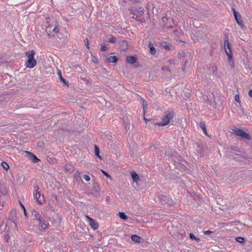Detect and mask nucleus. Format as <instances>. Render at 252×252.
I'll return each mask as SVG.
<instances>
[{"instance_id": "11", "label": "nucleus", "mask_w": 252, "mask_h": 252, "mask_svg": "<svg viewBox=\"0 0 252 252\" xmlns=\"http://www.w3.org/2000/svg\"><path fill=\"white\" fill-rule=\"evenodd\" d=\"M31 213L32 219L34 220H36L38 221L41 220V219L42 218L39 213L35 210H32Z\"/></svg>"}, {"instance_id": "8", "label": "nucleus", "mask_w": 252, "mask_h": 252, "mask_svg": "<svg viewBox=\"0 0 252 252\" xmlns=\"http://www.w3.org/2000/svg\"><path fill=\"white\" fill-rule=\"evenodd\" d=\"M86 218L87 219V220L89 221V225L91 226L92 229H93L94 230H96L98 228V224L96 220L90 217L88 215H86Z\"/></svg>"}, {"instance_id": "20", "label": "nucleus", "mask_w": 252, "mask_h": 252, "mask_svg": "<svg viewBox=\"0 0 252 252\" xmlns=\"http://www.w3.org/2000/svg\"><path fill=\"white\" fill-rule=\"evenodd\" d=\"M209 69L210 73L212 74H215L217 72V67L215 65H211Z\"/></svg>"}, {"instance_id": "5", "label": "nucleus", "mask_w": 252, "mask_h": 252, "mask_svg": "<svg viewBox=\"0 0 252 252\" xmlns=\"http://www.w3.org/2000/svg\"><path fill=\"white\" fill-rule=\"evenodd\" d=\"M233 14L238 25L240 26L242 29H244L245 26L243 24V22L241 19L240 14L236 11L234 9H233Z\"/></svg>"}, {"instance_id": "36", "label": "nucleus", "mask_w": 252, "mask_h": 252, "mask_svg": "<svg viewBox=\"0 0 252 252\" xmlns=\"http://www.w3.org/2000/svg\"><path fill=\"white\" fill-rule=\"evenodd\" d=\"M212 233H213V232L210 230H207V231H204V233L206 235H209Z\"/></svg>"}, {"instance_id": "22", "label": "nucleus", "mask_w": 252, "mask_h": 252, "mask_svg": "<svg viewBox=\"0 0 252 252\" xmlns=\"http://www.w3.org/2000/svg\"><path fill=\"white\" fill-rule=\"evenodd\" d=\"M199 126L203 129L204 133L207 135V131H206L205 124L204 122H202L200 123Z\"/></svg>"}, {"instance_id": "37", "label": "nucleus", "mask_w": 252, "mask_h": 252, "mask_svg": "<svg viewBox=\"0 0 252 252\" xmlns=\"http://www.w3.org/2000/svg\"><path fill=\"white\" fill-rule=\"evenodd\" d=\"M143 9L142 7H140V8H139V13H140V14H141V13H143Z\"/></svg>"}, {"instance_id": "28", "label": "nucleus", "mask_w": 252, "mask_h": 252, "mask_svg": "<svg viewBox=\"0 0 252 252\" xmlns=\"http://www.w3.org/2000/svg\"><path fill=\"white\" fill-rule=\"evenodd\" d=\"M20 206L21 207V208L23 209V210H24V214L26 216H27V212H26V209L24 207V206L23 205V204L21 202H20Z\"/></svg>"}, {"instance_id": "13", "label": "nucleus", "mask_w": 252, "mask_h": 252, "mask_svg": "<svg viewBox=\"0 0 252 252\" xmlns=\"http://www.w3.org/2000/svg\"><path fill=\"white\" fill-rule=\"evenodd\" d=\"M106 60L109 63H115L118 60L116 56H108L107 57Z\"/></svg>"}, {"instance_id": "25", "label": "nucleus", "mask_w": 252, "mask_h": 252, "mask_svg": "<svg viewBox=\"0 0 252 252\" xmlns=\"http://www.w3.org/2000/svg\"><path fill=\"white\" fill-rule=\"evenodd\" d=\"M162 47L166 50L169 51L171 50V46H170L166 43H164L162 45Z\"/></svg>"}, {"instance_id": "23", "label": "nucleus", "mask_w": 252, "mask_h": 252, "mask_svg": "<svg viewBox=\"0 0 252 252\" xmlns=\"http://www.w3.org/2000/svg\"><path fill=\"white\" fill-rule=\"evenodd\" d=\"M189 237L191 239L196 240V241L198 242L199 241V238L196 237L194 236V235L192 233H190L189 234Z\"/></svg>"}, {"instance_id": "33", "label": "nucleus", "mask_w": 252, "mask_h": 252, "mask_svg": "<svg viewBox=\"0 0 252 252\" xmlns=\"http://www.w3.org/2000/svg\"><path fill=\"white\" fill-rule=\"evenodd\" d=\"M101 50L102 51H105L107 50V47L105 45H102L101 46Z\"/></svg>"}, {"instance_id": "24", "label": "nucleus", "mask_w": 252, "mask_h": 252, "mask_svg": "<svg viewBox=\"0 0 252 252\" xmlns=\"http://www.w3.org/2000/svg\"><path fill=\"white\" fill-rule=\"evenodd\" d=\"M116 41V37L114 36H112L111 37L109 38V39H108V42L112 43H115Z\"/></svg>"}, {"instance_id": "42", "label": "nucleus", "mask_w": 252, "mask_h": 252, "mask_svg": "<svg viewBox=\"0 0 252 252\" xmlns=\"http://www.w3.org/2000/svg\"><path fill=\"white\" fill-rule=\"evenodd\" d=\"M58 74L60 75V76L61 75V72L60 71H58Z\"/></svg>"}, {"instance_id": "19", "label": "nucleus", "mask_w": 252, "mask_h": 252, "mask_svg": "<svg viewBox=\"0 0 252 252\" xmlns=\"http://www.w3.org/2000/svg\"><path fill=\"white\" fill-rule=\"evenodd\" d=\"M118 216L120 219L124 220H126L128 219L127 216L124 212H119Z\"/></svg>"}, {"instance_id": "6", "label": "nucleus", "mask_w": 252, "mask_h": 252, "mask_svg": "<svg viewBox=\"0 0 252 252\" xmlns=\"http://www.w3.org/2000/svg\"><path fill=\"white\" fill-rule=\"evenodd\" d=\"M179 55L181 57H182L185 59V64L187 63L189 61H190L193 57L192 54L190 52H185L182 51ZM185 65V64H184V66Z\"/></svg>"}, {"instance_id": "38", "label": "nucleus", "mask_w": 252, "mask_h": 252, "mask_svg": "<svg viewBox=\"0 0 252 252\" xmlns=\"http://www.w3.org/2000/svg\"><path fill=\"white\" fill-rule=\"evenodd\" d=\"M249 95L250 97H252V90H251L249 92Z\"/></svg>"}, {"instance_id": "12", "label": "nucleus", "mask_w": 252, "mask_h": 252, "mask_svg": "<svg viewBox=\"0 0 252 252\" xmlns=\"http://www.w3.org/2000/svg\"><path fill=\"white\" fill-rule=\"evenodd\" d=\"M224 48L225 50V53L231 52V45L228 41L227 38H226L224 40Z\"/></svg>"}, {"instance_id": "9", "label": "nucleus", "mask_w": 252, "mask_h": 252, "mask_svg": "<svg viewBox=\"0 0 252 252\" xmlns=\"http://www.w3.org/2000/svg\"><path fill=\"white\" fill-rule=\"evenodd\" d=\"M39 222V229L40 230H43L47 229L49 227V223L46 221L42 218L41 220H38Z\"/></svg>"}, {"instance_id": "39", "label": "nucleus", "mask_w": 252, "mask_h": 252, "mask_svg": "<svg viewBox=\"0 0 252 252\" xmlns=\"http://www.w3.org/2000/svg\"><path fill=\"white\" fill-rule=\"evenodd\" d=\"M144 120L145 121L146 123H147V124L148 122H150L151 121L150 120L147 119L145 118V117H144Z\"/></svg>"}, {"instance_id": "1", "label": "nucleus", "mask_w": 252, "mask_h": 252, "mask_svg": "<svg viewBox=\"0 0 252 252\" xmlns=\"http://www.w3.org/2000/svg\"><path fill=\"white\" fill-rule=\"evenodd\" d=\"M175 114L173 112H166L165 115L163 117L161 122L157 123L151 122L149 124V126H151L156 125L159 126H166L173 120Z\"/></svg>"}, {"instance_id": "7", "label": "nucleus", "mask_w": 252, "mask_h": 252, "mask_svg": "<svg viewBox=\"0 0 252 252\" xmlns=\"http://www.w3.org/2000/svg\"><path fill=\"white\" fill-rule=\"evenodd\" d=\"M46 31L48 33L49 37H51V33L53 32L58 33L59 32V29L57 27H53L52 25H49L46 27Z\"/></svg>"}, {"instance_id": "26", "label": "nucleus", "mask_w": 252, "mask_h": 252, "mask_svg": "<svg viewBox=\"0 0 252 252\" xmlns=\"http://www.w3.org/2000/svg\"><path fill=\"white\" fill-rule=\"evenodd\" d=\"M1 165L5 170H7L9 168V165L6 162L2 161L1 162Z\"/></svg>"}, {"instance_id": "17", "label": "nucleus", "mask_w": 252, "mask_h": 252, "mask_svg": "<svg viewBox=\"0 0 252 252\" xmlns=\"http://www.w3.org/2000/svg\"><path fill=\"white\" fill-rule=\"evenodd\" d=\"M131 174L132 178L134 182H137L139 180V175L135 172L132 171Z\"/></svg>"}, {"instance_id": "2", "label": "nucleus", "mask_w": 252, "mask_h": 252, "mask_svg": "<svg viewBox=\"0 0 252 252\" xmlns=\"http://www.w3.org/2000/svg\"><path fill=\"white\" fill-rule=\"evenodd\" d=\"M35 54V52L34 50H32L26 52V55L28 58L25 62V65L27 67L32 68L36 65V61L34 58Z\"/></svg>"}, {"instance_id": "15", "label": "nucleus", "mask_w": 252, "mask_h": 252, "mask_svg": "<svg viewBox=\"0 0 252 252\" xmlns=\"http://www.w3.org/2000/svg\"><path fill=\"white\" fill-rule=\"evenodd\" d=\"M137 61V58L134 56H128L126 58L127 63L130 64H134Z\"/></svg>"}, {"instance_id": "41", "label": "nucleus", "mask_w": 252, "mask_h": 252, "mask_svg": "<svg viewBox=\"0 0 252 252\" xmlns=\"http://www.w3.org/2000/svg\"><path fill=\"white\" fill-rule=\"evenodd\" d=\"M174 32H178L180 33V31H178V30H174Z\"/></svg>"}, {"instance_id": "29", "label": "nucleus", "mask_w": 252, "mask_h": 252, "mask_svg": "<svg viewBox=\"0 0 252 252\" xmlns=\"http://www.w3.org/2000/svg\"><path fill=\"white\" fill-rule=\"evenodd\" d=\"M143 105L144 114H145V110L147 107V102L145 100H143Z\"/></svg>"}, {"instance_id": "35", "label": "nucleus", "mask_w": 252, "mask_h": 252, "mask_svg": "<svg viewBox=\"0 0 252 252\" xmlns=\"http://www.w3.org/2000/svg\"><path fill=\"white\" fill-rule=\"evenodd\" d=\"M85 43L86 44V46L88 49H89V41L88 39H86L85 40Z\"/></svg>"}, {"instance_id": "10", "label": "nucleus", "mask_w": 252, "mask_h": 252, "mask_svg": "<svg viewBox=\"0 0 252 252\" xmlns=\"http://www.w3.org/2000/svg\"><path fill=\"white\" fill-rule=\"evenodd\" d=\"M25 152L27 154V156L29 157V159L33 163H37L40 160L33 153L28 151H25Z\"/></svg>"}, {"instance_id": "14", "label": "nucleus", "mask_w": 252, "mask_h": 252, "mask_svg": "<svg viewBox=\"0 0 252 252\" xmlns=\"http://www.w3.org/2000/svg\"><path fill=\"white\" fill-rule=\"evenodd\" d=\"M226 54L227 55L228 58V62H229V64L232 67H234V60H233V56H232V55L231 54V52L226 53Z\"/></svg>"}, {"instance_id": "27", "label": "nucleus", "mask_w": 252, "mask_h": 252, "mask_svg": "<svg viewBox=\"0 0 252 252\" xmlns=\"http://www.w3.org/2000/svg\"><path fill=\"white\" fill-rule=\"evenodd\" d=\"M236 240L237 242H239L240 243H243L244 242V238L243 237H237L236 238Z\"/></svg>"}, {"instance_id": "31", "label": "nucleus", "mask_w": 252, "mask_h": 252, "mask_svg": "<svg viewBox=\"0 0 252 252\" xmlns=\"http://www.w3.org/2000/svg\"><path fill=\"white\" fill-rule=\"evenodd\" d=\"M60 80L65 85H66L67 84V82L65 80V79H64L62 75L60 76Z\"/></svg>"}, {"instance_id": "34", "label": "nucleus", "mask_w": 252, "mask_h": 252, "mask_svg": "<svg viewBox=\"0 0 252 252\" xmlns=\"http://www.w3.org/2000/svg\"><path fill=\"white\" fill-rule=\"evenodd\" d=\"M235 100L237 102H240V97H239V95L238 94H237L235 96Z\"/></svg>"}, {"instance_id": "32", "label": "nucleus", "mask_w": 252, "mask_h": 252, "mask_svg": "<svg viewBox=\"0 0 252 252\" xmlns=\"http://www.w3.org/2000/svg\"><path fill=\"white\" fill-rule=\"evenodd\" d=\"M101 171L102 172V173L104 174V175L108 178H111V176L107 173L105 171H104V170H101Z\"/></svg>"}, {"instance_id": "40", "label": "nucleus", "mask_w": 252, "mask_h": 252, "mask_svg": "<svg viewBox=\"0 0 252 252\" xmlns=\"http://www.w3.org/2000/svg\"><path fill=\"white\" fill-rule=\"evenodd\" d=\"M162 69L164 70H167L168 68L166 67H163L162 68Z\"/></svg>"}, {"instance_id": "18", "label": "nucleus", "mask_w": 252, "mask_h": 252, "mask_svg": "<svg viewBox=\"0 0 252 252\" xmlns=\"http://www.w3.org/2000/svg\"><path fill=\"white\" fill-rule=\"evenodd\" d=\"M149 47L150 48V52L152 55H155L156 53V50L154 46H153V44L150 42L149 44L148 45Z\"/></svg>"}, {"instance_id": "30", "label": "nucleus", "mask_w": 252, "mask_h": 252, "mask_svg": "<svg viewBox=\"0 0 252 252\" xmlns=\"http://www.w3.org/2000/svg\"><path fill=\"white\" fill-rule=\"evenodd\" d=\"M83 178L86 181H89L90 180V177L88 175H84Z\"/></svg>"}, {"instance_id": "21", "label": "nucleus", "mask_w": 252, "mask_h": 252, "mask_svg": "<svg viewBox=\"0 0 252 252\" xmlns=\"http://www.w3.org/2000/svg\"><path fill=\"white\" fill-rule=\"evenodd\" d=\"M94 154L99 159H101V156L99 155V149L96 146L94 145Z\"/></svg>"}, {"instance_id": "16", "label": "nucleus", "mask_w": 252, "mask_h": 252, "mask_svg": "<svg viewBox=\"0 0 252 252\" xmlns=\"http://www.w3.org/2000/svg\"><path fill=\"white\" fill-rule=\"evenodd\" d=\"M131 240L136 243H139L141 242V238L137 235H132L131 236Z\"/></svg>"}, {"instance_id": "3", "label": "nucleus", "mask_w": 252, "mask_h": 252, "mask_svg": "<svg viewBox=\"0 0 252 252\" xmlns=\"http://www.w3.org/2000/svg\"><path fill=\"white\" fill-rule=\"evenodd\" d=\"M39 188L38 186L34 187V192L33 197L38 204H42L44 202V197L41 195L39 191Z\"/></svg>"}, {"instance_id": "4", "label": "nucleus", "mask_w": 252, "mask_h": 252, "mask_svg": "<svg viewBox=\"0 0 252 252\" xmlns=\"http://www.w3.org/2000/svg\"><path fill=\"white\" fill-rule=\"evenodd\" d=\"M234 133L239 136H241L243 137V138L250 140V136L249 134L243 130L239 129L238 128H236L233 130Z\"/></svg>"}]
</instances>
